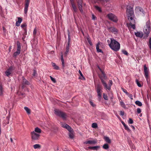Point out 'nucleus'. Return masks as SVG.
Wrapping results in <instances>:
<instances>
[{
    "mask_svg": "<svg viewBox=\"0 0 151 151\" xmlns=\"http://www.w3.org/2000/svg\"><path fill=\"white\" fill-rule=\"evenodd\" d=\"M109 45L112 50L115 51H118L120 48L119 43L113 38H110V42Z\"/></svg>",
    "mask_w": 151,
    "mask_h": 151,
    "instance_id": "nucleus-1",
    "label": "nucleus"
},
{
    "mask_svg": "<svg viewBox=\"0 0 151 151\" xmlns=\"http://www.w3.org/2000/svg\"><path fill=\"white\" fill-rule=\"evenodd\" d=\"M107 78L106 76H104L103 77H100L101 82L104 86V88L106 90L110 91L111 89V87L113 83L111 80H109L108 86H107V83L105 81V80H107Z\"/></svg>",
    "mask_w": 151,
    "mask_h": 151,
    "instance_id": "nucleus-2",
    "label": "nucleus"
},
{
    "mask_svg": "<svg viewBox=\"0 0 151 151\" xmlns=\"http://www.w3.org/2000/svg\"><path fill=\"white\" fill-rule=\"evenodd\" d=\"M151 29V24L150 20L147 21L146 23L144 31L146 34V37H148Z\"/></svg>",
    "mask_w": 151,
    "mask_h": 151,
    "instance_id": "nucleus-3",
    "label": "nucleus"
},
{
    "mask_svg": "<svg viewBox=\"0 0 151 151\" xmlns=\"http://www.w3.org/2000/svg\"><path fill=\"white\" fill-rule=\"evenodd\" d=\"M54 111L56 115L62 118L63 120H65L67 118V115L65 113L57 109H55Z\"/></svg>",
    "mask_w": 151,
    "mask_h": 151,
    "instance_id": "nucleus-4",
    "label": "nucleus"
},
{
    "mask_svg": "<svg viewBox=\"0 0 151 151\" xmlns=\"http://www.w3.org/2000/svg\"><path fill=\"white\" fill-rule=\"evenodd\" d=\"M134 17H129V19H128L130 22V23L127 24V27L129 28H132L133 29H135V24L136 22L134 19Z\"/></svg>",
    "mask_w": 151,
    "mask_h": 151,
    "instance_id": "nucleus-5",
    "label": "nucleus"
},
{
    "mask_svg": "<svg viewBox=\"0 0 151 151\" xmlns=\"http://www.w3.org/2000/svg\"><path fill=\"white\" fill-rule=\"evenodd\" d=\"M32 141H37L40 139V134L35 133V132H32L30 133Z\"/></svg>",
    "mask_w": 151,
    "mask_h": 151,
    "instance_id": "nucleus-6",
    "label": "nucleus"
},
{
    "mask_svg": "<svg viewBox=\"0 0 151 151\" xmlns=\"http://www.w3.org/2000/svg\"><path fill=\"white\" fill-rule=\"evenodd\" d=\"M127 12L128 19H129V17H134L133 9L131 6H129L127 7Z\"/></svg>",
    "mask_w": 151,
    "mask_h": 151,
    "instance_id": "nucleus-7",
    "label": "nucleus"
},
{
    "mask_svg": "<svg viewBox=\"0 0 151 151\" xmlns=\"http://www.w3.org/2000/svg\"><path fill=\"white\" fill-rule=\"evenodd\" d=\"M17 51L14 53L13 55L15 58L20 54L21 50L20 43L18 41H17Z\"/></svg>",
    "mask_w": 151,
    "mask_h": 151,
    "instance_id": "nucleus-8",
    "label": "nucleus"
},
{
    "mask_svg": "<svg viewBox=\"0 0 151 151\" xmlns=\"http://www.w3.org/2000/svg\"><path fill=\"white\" fill-rule=\"evenodd\" d=\"M107 17L110 20L114 22H116L118 21V20L116 17L111 13L108 14H107Z\"/></svg>",
    "mask_w": 151,
    "mask_h": 151,
    "instance_id": "nucleus-9",
    "label": "nucleus"
},
{
    "mask_svg": "<svg viewBox=\"0 0 151 151\" xmlns=\"http://www.w3.org/2000/svg\"><path fill=\"white\" fill-rule=\"evenodd\" d=\"M91 140H87L84 142L83 143L84 144H89L90 145H94L96 144L97 140L96 139H90Z\"/></svg>",
    "mask_w": 151,
    "mask_h": 151,
    "instance_id": "nucleus-10",
    "label": "nucleus"
},
{
    "mask_svg": "<svg viewBox=\"0 0 151 151\" xmlns=\"http://www.w3.org/2000/svg\"><path fill=\"white\" fill-rule=\"evenodd\" d=\"M96 89L98 96L99 98H101V91H101L102 87L99 84H98L96 86Z\"/></svg>",
    "mask_w": 151,
    "mask_h": 151,
    "instance_id": "nucleus-11",
    "label": "nucleus"
},
{
    "mask_svg": "<svg viewBox=\"0 0 151 151\" xmlns=\"http://www.w3.org/2000/svg\"><path fill=\"white\" fill-rule=\"evenodd\" d=\"M30 2V0H25L24 8V12L27 14V12L28 9Z\"/></svg>",
    "mask_w": 151,
    "mask_h": 151,
    "instance_id": "nucleus-12",
    "label": "nucleus"
},
{
    "mask_svg": "<svg viewBox=\"0 0 151 151\" xmlns=\"http://www.w3.org/2000/svg\"><path fill=\"white\" fill-rule=\"evenodd\" d=\"M77 2L78 4V9L80 12L81 13L83 12V10L82 9V0H77Z\"/></svg>",
    "mask_w": 151,
    "mask_h": 151,
    "instance_id": "nucleus-13",
    "label": "nucleus"
},
{
    "mask_svg": "<svg viewBox=\"0 0 151 151\" xmlns=\"http://www.w3.org/2000/svg\"><path fill=\"white\" fill-rule=\"evenodd\" d=\"M108 30L110 32L116 34L118 33L117 29L114 27H108Z\"/></svg>",
    "mask_w": 151,
    "mask_h": 151,
    "instance_id": "nucleus-14",
    "label": "nucleus"
},
{
    "mask_svg": "<svg viewBox=\"0 0 151 151\" xmlns=\"http://www.w3.org/2000/svg\"><path fill=\"white\" fill-rule=\"evenodd\" d=\"M14 68L11 66L5 72V74L6 76L9 77V76L11 74L13 70H14Z\"/></svg>",
    "mask_w": 151,
    "mask_h": 151,
    "instance_id": "nucleus-15",
    "label": "nucleus"
},
{
    "mask_svg": "<svg viewBox=\"0 0 151 151\" xmlns=\"http://www.w3.org/2000/svg\"><path fill=\"white\" fill-rule=\"evenodd\" d=\"M144 75H145V78H147V77H148L149 70L147 67L146 65H144Z\"/></svg>",
    "mask_w": 151,
    "mask_h": 151,
    "instance_id": "nucleus-16",
    "label": "nucleus"
},
{
    "mask_svg": "<svg viewBox=\"0 0 151 151\" xmlns=\"http://www.w3.org/2000/svg\"><path fill=\"white\" fill-rule=\"evenodd\" d=\"M61 125L62 127L66 129L69 131H70L71 130V127L65 123H61Z\"/></svg>",
    "mask_w": 151,
    "mask_h": 151,
    "instance_id": "nucleus-17",
    "label": "nucleus"
},
{
    "mask_svg": "<svg viewBox=\"0 0 151 151\" xmlns=\"http://www.w3.org/2000/svg\"><path fill=\"white\" fill-rule=\"evenodd\" d=\"M135 11L137 12H138L140 14L142 13L143 15H144V12L143 10V9L140 7H137L135 10Z\"/></svg>",
    "mask_w": 151,
    "mask_h": 151,
    "instance_id": "nucleus-18",
    "label": "nucleus"
},
{
    "mask_svg": "<svg viewBox=\"0 0 151 151\" xmlns=\"http://www.w3.org/2000/svg\"><path fill=\"white\" fill-rule=\"evenodd\" d=\"M27 24L26 23H24L21 25V27L22 28L24 31V33L23 34V35L24 36V35H25L27 34V29L26 27Z\"/></svg>",
    "mask_w": 151,
    "mask_h": 151,
    "instance_id": "nucleus-19",
    "label": "nucleus"
},
{
    "mask_svg": "<svg viewBox=\"0 0 151 151\" xmlns=\"http://www.w3.org/2000/svg\"><path fill=\"white\" fill-rule=\"evenodd\" d=\"M71 5L72 8V10L73 11V12L75 13L77 12L78 9L74 3L72 2Z\"/></svg>",
    "mask_w": 151,
    "mask_h": 151,
    "instance_id": "nucleus-20",
    "label": "nucleus"
},
{
    "mask_svg": "<svg viewBox=\"0 0 151 151\" xmlns=\"http://www.w3.org/2000/svg\"><path fill=\"white\" fill-rule=\"evenodd\" d=\"M60 56H61V60L62 62V67L63 68H64L65 67V64H64V61L63 57V53L62 52H61L60 53Z\"/></svg>",
    "mask_w": 151,
    "mask_h": 151,
    "instance_id": "nucleus-21",
    "label": "nucleus"
},
{
    "mask_svg": "<svg viewBox=\"0 0 151 151\" xmlns=\"http://www.w3.org/2000/svg\"><path fill=\"white\" fill-rule=\"evenodd\" d=\"M98 67L99 69L100 70L101 73V74H99V76L100 78V77H103L104 76H106V74L99 67V66H98Z\"/></svg>",
    "mask_w": 151,
    "mask_h": 151,
    "instance_id": "nucleus-22",
    "label": "nucleus"
},
{
    "mask_svg": "<svg viewBox=\"0 0 151 151\" xmlns=\"http://www.w3.org/2000/svg\"><path fill=\"white\" fill-rule=\"evenodd\" d=\"M100 147L99 146H95L93 147H88V148L91 149V150H97L99 149V148Z\"/></svg>",
    "mask_w": 151,
    "mask_h": 151,
    "instance_id": "nucleus-23",
    "label": "nucleus"
},
{
    "mask_svg": "<svg viewBox=\"0 0 151 151\" xmlns=\"http://www.w3.org/2000/svg\"><path fill=\"white\" fill-rule=\"evenodd\" d=\"M18 20L16 22V26H19L20 25V24L22 21V19L21 17L18 18Z\"/></svg>",
    "mask_w": 151,
    "mask_h": 151,
    "instance_id": "nucleus-24",
    "label": "nucleus"
},
{
    "mask_svg": "<svg viewBox=\"0 0 151 151\" xmlns=\"http://www.w3.org/2000/svg\"><path fill=\"white\" fill-rule=\"evenodd\" d=\"M4 91L3 87L1 85H0V96H2L4 95Z\"/></svg>",
    "mask_w": 151,
    "mask_h": 151,
    "instance_id": "nucleus-25",
    "label": "nucleus"
},
{
    "mask_svg": "<svg viewBox=\"0 0 151 151\" xmlns=\"http://www.w3.org/2000/svg\"><path fill=\"white\" fill-rule=\"evenodd\" d=\"M33 132H35V133H38L39 134H40L41 133V130L39 128L36 127L35 128V130Z\"/></svg>",
    "mask_w": 151,
    "mask_h": 151,
    "instance_id": "nucleus-26",
    "label": "nucleus"
},
{
    "mask_svg": "<svg viewBox=\"0 0 151 151\" xmlns=\"http://www.w3.org/2000/svg\"><path fill=\"white\" fill-rule=\"evenodd\" d=\"M99 44L100 43L99 42L96 46L97 51L98 52H102L101 50L99 48Z\"/></svg>",
    "mask_w": 151,
    "mask_h": 151,
    "instance_id": "nucleus-27",
    "label": "nucleus"
},
{
    "mask_svg": "<svg viewBox=\"0 0 151 151\" xmlns=\"http://www.w3.org/2000/svg\"><path fill=\"white\" fill-rule=\"evenodd\" d=\"M69 136L70 137L71 139L73 138L74 135L73 134V132L72 131V129H71V130L70 131H69Z\"/></svg>",
    "mask_w": 151,
    "mask_h": 151,
    "instance_id": "nucleus-28",
    "label": "nucleus"
},
{
    "mask_svg": "<svg viewBox=\"0 0 151 151\" xmlns=\"http://www.w3.org/2000/svg\"><path fill=\"white\" fill-rule=\"evenodd\" d=\"M135 34L136 36L139 37H142L143 35L142 33L139 32L135 33Z\"/></svg>",
    "mask_w": 151,
    "mask_h": 151,
    "instance_id": "nucleus-29",
    "label": "nucleus"
},
{
    "mask_svg": "<svg viewBox=\"0 0 151 151\" xmlns=\"http://www.w3.org/2000/svg\"><path fill=\"white\" fill-rule=\"evenodd\" d=\"M23 84L24 85H28L29 84V81H27L24 78H23Z\"/></svg>",
    "mask_w": 151,
    "mask_h": 151,
    "instance_id": "nucleus-30",
    "label": "nucleus"
},
{
    "mask_svg": "<svg viewBox=\"0 0 151 151\" xmlns=\"http://www.w3.org/2000/svg\"><path fill=\"white\" fill-rule=\"evenodd\" d=\"M95 8L100 13H101L102 12V9L100 7H99L97 6H95Z\"/></svg>",
    "mask_w": 151,
    "mask_h": 151,
    "instance_id": "nucleus-31",
    "label": "nucleus"
},
{
    "mask_svg": "<svg viewBox=\"0 0 151 151\" xmlns=\"http://www.w3.org/2000/svg\"><path fill=\"white\" fill-rule=\"evenodd\" d=\"M104 139L105 141L108 143H110L111 142L110 139L108 137H104Z\"/></svg>",
    "mask_w": 151,
    "mask_h": 151,
    "instance_id": "nucleus-32",
    "label": "nucleus"
},
{
    "mask_svg": "<svg viewBox=\"0 0 151 151\" xmlns=\"http://www.w3.org/2000/svg\"><path fill=\"white\" fill-rule=\"evenodd\" d=\"M52 66L56 70H58L59 69V67L54 63H52Z\"/></svg>",
    "mask_w": 151,
    "mask_h": 151,
    "instance_id": "nucleus-33",
    "label": "nucleus"
},
{
    "mask_svg": "<svg viewBox=\"0 0 151 151\" xmlns=\"http://www.w3.org/2000/svg\"><path fill=\"white\" fill-rule=\"evenodd\" d=\"M69 45H67L66 47V50L65 52V54L66 55L68 53L69 51Z\"/></svg>",
    "mask_w": 151,
    "mask_h": 151,
    "instance_id": "nucleus-34",
    "label": "nucleus"
},
{
    "mask_svg": "<svg viewBox=\"0 0 151 151\" xmlns=\"http://www.w3.org/2000/svg\"><path fill=\"white\" fill-rule=\"evenodd\" d=\"M135 104L139 106H141L142 105V103L139 101H137L135 102Z\"/></svg>",
    "mask_w": 151,
    "mask_h": 151,
    "instance_id": "nucleus-35",
    "label": "nucleus"
},
{
    "mask_svg": "<svg viewBox=\"0 0 151 151\" xmlns=\"http://www.w3.org/2000/svg\"><path fill=\"white\" fill-rule=\"evenodd\" d=\"M24 109L27 112L28 114H29L30 113V109L28 108V107H24Z\"/></svg>",
    "mask_w": 151,
    "mask_h": 151,
    "instance_id": "nucleus-36",
    "label": "nucleus"
},
{
    "mask_svg": "<svg viewBox=\"0 0 151 151\" xmlns=\"http://www.w3.org/2000/svg\"><path fill=\"white\" fill-rule=\"evenodd\" d=\"M33 147L35 149L40 148L41 147V145L38 144H36L33 145Z\"/></svg>",
    "mask_w": 151,
    "mask_h": 151,
    "instance_id": "nucleus-37",
    "label": "nucleus"
},
{
    "mask_svg": "<svg viewBox=\"0 0 151 151\" xmlns=\"http://www.w3.org/2000/svg\"><path fill=\"white\" fill-rule=\"evenodd\" d=\"M103 147L104 149H107L109 148V145L107 144H105L103 145Z\"/></svg>",
    "mask_w": 151,
    "mask_h": 151,
    "instance_id": "nucleus-38",
    "label": "nucleus"
},
{
    "mask_svg": "<svg viewBox=\"0 0 151 151\" xmlns=\"http://www.w3.org/2000/svg\"><path fill=\"white\" fill-rule=\"evenodd\" d=\"M148 45L150 49L151 50V37L149 39V42Z\"/></svg>",
    "mask_w": 151,
    "mask_h": 151,
    "instance_id": "nucleus-39",
    "label": "nucleus"
},
{
    "mask_svg": "<svg viewBox=\"0 0 151 151\" xmlns=\"http://www.w3.org/2000/svg\"><path fill=\"white\" fill-rule=\"evenodd\" d=\"M92 127L93 128H97V125L96 123H93L92 125Z\"/></svg>",
    "mask_w": 151,
    "mask_h": 151,
    "instance_id": "nucleus-40",
    "label": "nucleus"
},
{
    "mask_svg": "<svg viewBox=\"0 0 151 151\" xmlns=\"http://www.w3.org/2000/svg\"><path fill=\"white\" fill-rule=\"evenodd\" d=\"M136 82L137 84V86L139 87H141L142 86H141V84H140V83L139 82V81L138 80H137V79H136Z\"/></svg>",
    "mask_w": 151,
    "mask_h": 151,
    "instance_id": "nucleus-41",
    "label": "nucleus"
},
{
    "mask_svg": "<svg viewBox=\"0 0 151 151\" xmlns=\"http://www.w3.org/2000/svg\"><path fill=\"white\" fill-rule=\"evenodd\" d=\"M70 41V33H68V44L67 45H69Z\"/></svg>",
    "mask_w": 151,
    "mask_h": 151,
    "instance_id": "nucleus-42",
    "label": "nucleus"
},
{
    "mask_svg": "<svg viewBox=\"0 0 151 151\" xmlns=\"http://www.w3.org/2000/svg\"><path fill=\"white\" fill-rule=\"evenodd\" d=\"M122 91H123L125 93L126 95H129V93L127 92L126 90L125 89L123 88H122Z\"/></svg>",
    "mask_w": 151,
    "mask_h": 151,
    "instance_id": "nucleus-43",
    "label": "nucleus"
},
{
    "mask_svg": "<svg viewBox=\"0 0 151 151\" xmlns=\"http://www.w3.org/2000/svg\"><path fill=\"white\" fill-rule=\"evenodd\" d=\"M89 103L90 105L93 107H94L96 106V105L91 100L89 101Z\"/></svg>",
    "mask_w": 151,
    "mask_h": 151,
    "instance_id": "nucleus-44",
    "label": "nucleus"
},
{
    "mask_svg": "<svg viewBox=\"0 0 151 151\" xmlns=\"http://www.w3.org/2000/svg\"><path fill=\"white\" fill-rule=\"evenodd\" d=\"M125 129L127 130L128 132H130L131 131L130 129L126 125L125 126H124Z\"/></svg>",
    "mask_w": 151,
    "mask_h": 151,
    "instance_id": "nucleus-45",
    "label": "nucleus"
},
{
    "mask_svg": "<svg viewBox=\"0 0 151 151\" xmlns=\"http://www.w3.org/2000/svg\"><path fill=\"white\" fill-rule=\"evenodd\" d=\"M103 97H104V98L105 100H108L107 96L104 93H103Z\"/></svg>",
    "mask_w": 151,
    "mask_h": 151,
    "instance_id": "nucleus-46",
    "label": "nucleus"
},
{
    "mask_svg": "<svg viewBox=\"0 0 151 151\" xmlns=\"http://www.w3.org/2000/svg\"><path fill=\"white\" fill-rule=\"evenodd\" d=\"M122 53L124 55H128V53L127 52L126 50H122Z\"/></svg>",
    "mask_w": 151,
    "mask_h": 151,
    "instance_id": "nucleus-47",
    "label": "nucleus"
},
{
    "mask_svg": "<svg viewBox=\"0 0 151 151\" xmlns=\"http://www.w3.org/2000/svg\"><path fill=\"white\" fill-rule=\"evenodd\" d=\"M128 123L129 124H132L133 123V121L131 118H129L128 121Z\"/></svg>",
    "mask_w": 151,
    "mask_h": 151,
    "instance_id": "nucleus-48",
    "label": "nucleus"
},
{
    "mask_svg": "<svg viewBox=\"0 0 151 151\" xmlns=\"http://www.w3.org/2000/svg\"><path fill=\"white\" fill-rule=\"evenodd\" d=\"M50 78L51 79V80L54 83H55L56 82V81L55 80V79L54 78H52V76H50Z\"/></svg>",
    "mask_w": 151,
    "mask_h": 151,
    "instance_id": "nucleus-49",
    "label": "nucleus"
},
{
    "mask_svg": "<svg viewBox=\"0 0 151 151\" xmlns=\"http://www.w3.org/2000/svg\"><path fill=\"white\" fill-rule=\"evenodd\" d=\"M87 40L88 42L89 43L90 45L91 46H92V43L91 41L88 38L87 39Z\"/></svg>",
    "mask_w": 151,
    "mask_h": 151,
    "instance_id": "nucleus-50",
    "label": "nucleus"
},
{
    "mask_svg": "<svg viewBox=\"0 0 151 151\" xmlns=\"http://www.w3.org/2000/svg\"><path fill=\"white\" fill-rule=\"evenodd\" d=\"M137 112L138 114H139L141 112V110L140 108H138L137 109Z\"/></svg>",
    "mask_w": 151,
    "mask_h": 151,
    "instance_id": "nucleus-51",
    "label": "nucleus"
},
{
    "mask_svg": "<svg viewBox=\"0 0 151 151\" xmlns=\"http://www.w3.org/2000/svg\"><path fill=\"white\" fill-rule=\"evenodd\" d=\"M79 74H80V75L84 79H85V78H84L83 76V75L82 74V73L81 71L80 70H79Z\"/></svg>",
    "mask_w": 151,
    "mask_h": 151,
    "instance_id": "nucleus-52",
    "label": "nucleus"
},
{
    "mask_svg": "<svg viewBox=\"0 0 151 151\" xmlns=\"http://www.w3.org/2000/svg\"><path fill=\"white\" fill-rule=\"evenodd\" d=\"M120 105L122 107H124L125 106V104L122 101H121L120 102Z\"/></svg>",
    "mask_w": 151,
    "mask_h": 151,
    "instance_id": "nucleus-53",
    "label": "nucleus"
},
{
    "mask_svg": "<svg viewBox=\"0 0 151 151\" xmlns=\"http://www.w3.org/2000/svg\"><path fill=\"white\" fill-rule=\"evenodd\" d=\"M36 33H37V30H36V28H35L34 29V31H33V34L34 35H35L36 34Z\"/></svg>",
    "mask_w": 151,
    "mask_h": 151,
    "instance_id": "nucleus-54",
    "label": "nucleus"
},
{
    "mask_svg": "<svg viewBox=\"0 0 151 151\" xmlns=\"http://www.w3.org/2000/svg\"><path fill=\"white\" fill-rule=\"evenodd\" d=\"M127 95L131 99H133V96L132 94H130L129 93V95Z\"/></svg>",
    "mask_w": 151,
    "mask_h": 151,
    "instance_id": "nucleus-55",
    "label": "nucleus"
},
{
    "mask_svg": "<svg viewBox=\"0 0 151 151\" xmlns=\"http://www.w3.org/2000/svg\"><path fill=\"white\" fill-rule=\"evenodd\" d=\"M120 114L122 116H123L124 115V112L123 111H120Z\"/></svg>",
    "mask_w": 151,
    "mask_h": 151,
    "instance_id": "nucleus-56",
    "label": "nucleus"
},
{
    "mask_svg": "<svg viewBox=\"0 0 151 151\" xmlns=\"http://www.w3.org/2000/svg\"><path fill=\"white\" fill-rule=\"evenodd\" d=\"M33 76H34L35 75V74H36V71L35 70H33Z\"/></svg>",
    "mask_w": 151,
    "mask_h": 151,
    "instance_id": "nucleus-57",
    "label": "nucleus"
},
{
    "mask_svg": "<svg viewBox=\"0 0 151 151\" xmlns=\"http://www.w3.org/2000/svg\"><path fill=\"white\" fill-rule=\"evenodd\" d=\"M146 78V79L147 80V83H149V81L148 80V77H147V78Z\"/></svg>",
    "mask_w": 151,
    "mask_h": 151,
    "instance_id": "nucleus-58",
    "label": "nucleus"
},
{
    "mask_svg": "<svg viewBox=\"0 0 151 151\" xmlns=\"http://www.w3.org/2000/svg\"><path fill=\"white\" fill-rule=\"evenodd\" d=\"M122 123V124L124 126H125L126 125L125 124L123 121L121 122Z\"/></svg>",
    "mask_w": 151,
    "mask_h": 151,
    "instance_id": "nucleus-59",
    "label": "nucleus"
},
{
    "mask_svg": "<svg viewBox=\"0 0 151 151\" xmlns=\"http://www.w3.org/2000/svg\"><path fill=\"white\" fill-rule=\"evenodd\" d=\"M95 18V16L93 15H92V19H94Z\"/></svg>",
    "mask_w": 151,
    "mask_h": 151,
    "instance_id": "nucleus-60",
    "label": "nucleus"
},
{
    "mask_svg": "<svg viewBox=\"0 0 151 151\" xmlns=\"http://www.w3.org/2000/svg\"><path fill=\"white\" fill-rule=\"evenodd\" d=\"M131 127L133 129V130H134L135 127L133 126L132 125L131 126Z\"/></svg>",
    "mask_w": 151,
    "mask_h": 151,
    "instance_id": "nucleus-61",
    "label": "nucleus"
},
{
    "mask_svg": "<svg viewBox=\"0 0 151 151\" xmlns=\"http://www.w3.org/2000/svg\"><path fill=\"white\" fill-rule=\"evenodd\" d=\"M70 1L71 4H72V2H73V3H74L73 0H70Z\"/></svg>",
    "mask_w": 151,
    "mask_h": 151,
    "instance_id": "nucleus-62",
    "label": "nucleus"
},
{
    "mask_svg": "<svg viewBox=\"0 0 151 151\" xmlns=\"http://www.w3.org/2000/svg\"><path fill=\"white\" fill-rule=\"evenodd\" d=\"M56 150H60L59 149V148L58 147H57Z\"/></svg>",
    "mask_w": 151,
    "mask_h": 151,
    "instance_id": "nucleus-63",
    "label": "nucleus"
},
{
    "mask_svg": "<svg viewBox=\"0 0 151 151\" xmlns=\"http://www.w3.org/2000/svg\"><path fill=\"white\" fill-rule=\"evenodd\" d=\"M10 140H11V142L12 143H13V141L12 139L11 138H10Z\"/></svg>",
    "mask_w": 151,
    "mask_h": 151,
    "instance_id": "nucleus-64",
    "label": "nucleus"
}]
</instances>
